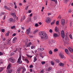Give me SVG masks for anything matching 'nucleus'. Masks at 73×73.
Returning <instances> with one entry per match:
<instances>
[{
	"label": "nucleus",
	"instance_id": "nucleus-4",
	"mask_svg": "<svg viewBox=\"0 0 73 73\" xmlns=\"http://www.w3.org/2000/svg\"><path fill=\"white\" fill-rule=\"evenodd\" d=\"M62 37L63 38H65V33L64 32V31L62 30L61 31V33Z\"/></svg>",
	"mask_w": 73,
	"mask_h": 73
},
{
	"label": "nucleus",
	"instance_id": "nucleus-39",
	"mask_svg": "<svg viewBox=\"0 0 73 73\" xmlns=\"http://www.w3.org/2000/svg\"><path fill=\"white\" fill-rule=\"evenodd\" d=\"M55 23V21H54L52 22L51 23V25H53V24H54Z\"/></svg>",
	"mask_w": 73,
	"mask_h": 73
},
{
	"label": "nucleus",
	"instance_id": "nucleus-44",
	"mask_svg": "<svg viewBox=\"0 0 73 73\" xmlns=\"http://www.w3.org/2000/svg\"><path fill=\"white\" fill-rule=\"evenodd\" d=\"M34 20H36L37 19V17L36 16H35L34 17Z\"/></svg>",
	"mask_w": 73,
	"mask_h": 73
},
{
	"label": "nucleus",
	"instance_id": "nucleus-54",
	"mask_svg": "<svg viewBox=\"0 0 73 73\" xmlns=\"http://www.w3.org/2000/svg\"><path fill=\"white\" fill-rule=\"evenodd\" d=\"M44 50V48H42L41 49V51H42V50Z\"/></svg>",
	"mask_w": 73,
	"mask_h": 73
},
{
	"label": "nucleus",
	"instance_id": "nucleus-1",
	"mask_svg": "<svg viewBox=\"0 0 73 73\" xmlns=\"http://www.w3.org/2000/svg\"><path fill=\"white\" fill-rule=\"evenodd\" d=\"M39 35L41 38H44L45 40H47L48 38V35L44 31H40L39 33Z\"/></svg>",
	"mask_w": 73,
	"mask_h": 73
},
{
	"label": "nucleus",
	"instance_id": "nucleus-51",
	"mask_svg": "<svg viewBox=\"0 0 73 73\" xmlns=\"http://www.w3.org/2000/svg\"><path fill=\"white\" fill-rule=\"evenodd\" d=\"M2 32L3 33L4 32H5V30L4 29H2Z\"/></svg>",
	"mask_w": 73,
	"mask_h": 73
},
{
	"label": "nucleus",
	"instance_id": "nucleus-15",
	"mask_svg": "<svg viewBox=\"0 0 73 73\" xmlns=\"http://www.w3.org/2000/svg\"><path fill=\"white\" fill-rule=\"evenodd\" d=\"M59 65L60 66H64V64L63 63L60 62L59 63Z\"/></svg>",
	"mask_w": 73,
	"mask_h": 73
},
{
	"label": "nucleus",
	"instance_id": "nucleus-17",
	"mask_svg": "<svg viewBox=\"0 0 73 73\" xmlns=\"http://www.w3.org/2000/svg\"><path fill=\"white\" fill-rule=\"evenodd\" d=\"M25 16H24L22 18H21V21H22V20H25Z\"/></svg>",
	"mask_w": 73,
	"mask_h": 73
},
{
	"label": "nucleus",
	"instance_id": "nucleus-25",
	"mask_svg": "<svg viewBox=\"0 0 73 73\" xmlns=\"http://www.w3.org/2000/svg\"><path fill=\"white\" fill-rule=\"evenodd\" d=\"M51 0V1H52L55 2L56 4H57V0Z\"/></svg>",
	"mask_w": 73,
	"mask_h": 73
},
{
	"label": "nucleus",
	"instance_id": "nucleus-23",
	"mask_svg": "<svg viewBox=\"0 0 73 73\" xmlns=\"http://www.w3.org/2000/svg\"><path fill=\"white\" fill-rule=\"evenodd\" d=\"M4 69V68L3 67H1L0 68V72H1Z\"/></svg>",
	"mask_w": 73,
	"mask_h": 73
},
{
	"label": "nucleus",
	"instance_id": "nucleus-56",
	"mask_svg": "<svg viewBox=\"0 0 73 73\" xmlns=\"http://www.w3.org/2000/svg\"><path fill=\"white\" fill-rule=\"evenodd\" d=\"M5 15L3 17V20H5Z\"/></svg>",
	"mask_w": 73,
	"mask_h": 73
},
{
	"label": "nucleus",
	"instance_id": "nucleus-62",
	"mask_svg": "<svg viewBox=\"0 0 73 73\" xmlns=\"http://www.w3.org/2000/svg\"><path fill=\"white\" fill-rule=\"evenodd\" d=\"M35 27H37V26H38V24H37V23H36L35 24Z\"/></svg>",
	"mask_w": 73,
	"mask_h": 73
},
{
	"label": "nucleus",
	"instance_id": "nucleus-29",
	"mask_svg": "<svg viewBox=\"0 0 73 73\" xmlns=\"http://www.w3.org/2000/svg\"><path fill=\"white\" fill-rule=\"evenodd\" d=\"M69 1V0H64V2L65 3H67Z\"/></svg>",
	"mask_w": 73,
	"mask_h": 73
},
{
	"label": "nucleus",
	"instance_id": "nucleus-36",
	"mask_svg": "<svg viewBox=\"0 0 73 73\" xmlns=\"http://www.w3.org/2000/svg\"><path fill=\"white\" fill-rule=\"evenodd\" d=\"M52 69V67H50L49 68H48L47 70L49 72V71H50V70H51V69Z\"/></svg>",
	"mask_w": 73,
	"mask_h": 73
},
{
	"label": "nucleus",
	"instance_id": "nucleus-57",
	"mask_svg": "<svg viewBox=\"0 0 73 73\" xmlns=\"http://www.w3.org/2000/svg\"><path fill=\"white\" fill-rule=\"evenodd\" d=\"M22 58L23 60H25V57H24V56H22Z\"/></svg>",
	"mask_w": 73,
	"mask_h": 73
},
{
	"label": "nucleus",
	"instance_id": "nucleus-42",
	"mask_svg": "<svg viewBox=\"0 0 73 73\" xmlns=\"http://www.w3.org/2000/svg\"><path fill=\"white\" fill-rule=\"evenodd\" d=\"M68 12L69 13H71L72 12V10L70 9V10H68Z\"/></svg>",
	"mask_w": 73,
	"mask_h": 73
},
{
	"label": "nucleus",
	"instance_id": "nucleus-31",
	"mask_svg": "<svg viewBox=\"0 0 73 73\" xmlns=\"http://www.w3.org/2000/svg\"><path fill=\"white\" fill-rule=\"evenodd\" d=\"M2 39L3 41H5L6 40V38L4 37H3L2 38Z\"/></svg>",
	"mask_w": 73,
	"mask_h": 73
},
{
	"label": "nucleus",
	"instance_id": "nucleus-24",
	"mask_svg": "<svg viewBox=\"0 0 73 73\" xmlns=\"http://www.w3.org/2000/svg\"><path fill=\"white\" fill-rule=\"evenodd\" d=\"M38 32V30H36L34 31V32H33V34H35V33H37Z\"/></svg>",
	"mask_w": 73,
	"mask_h": 73
},
{
	"label": "nucleus",
	"instance_id": "nucleus-43",
	"mask_svg": "<svg viewBox=\"0 0 73 73\" xmlns=\"http://www.w3.org/2000/svg\"><path fill=\"white\" fill-rule=\"evenodd\" d=\"M41 64L42 65H44V64H45V61L42 62H41Z\"/></svg>",
	"mask_w": 73,
	"mask_h": 73
},
{
	"label": "nucleus",
	"instance_id": "nucleus-53",
	"mask_svg": "<svg viewBox=\"0 0 73 73\" xmlns=\"http://www.w3.org/2000/svg\"><path fill=\"white\" fill-rule=\"evenodd\" d=\"M69 40V38H68V37H66V40Z\"/></svg>",
	"mask_w": 73,
	"mask_h": 73
},
{
	"label": "nucleus",
	"instance_id": "nucleus-50",
	"mask_svg": "<svg viewBox=\"0 0 73 73\" xmlns=\"http://www.w3.org/2000/svg\"><path fill=\"white\" fill-rule=\"evenodd\" d=\"M16 33H14L13 35V36H16Z\"/></svg>",
	"mask_w": 73,
	"mask_h": 73
},
{
	"label": "nucleus",
	"instance_id": "nucleus-27",
	"mask_svg": "<svg viewBox=\"0 0 73 73\" xmlns=\"http://www.w3.org/2000/svg\"><path fill=\"white\" fill-rule=\"evenodd\" d=\"M36 61H37V58H36V57H35L33 62H36Z\"/></svg>",
	"mask_w": 73,
	"mask_h": 73
},
{
	"label": "nucleus",
	"instance_id": "nucleus-3",
	"mask_svg": "<svg viewBox=\"0 0 73 73\" xmlns=\"http://www.w3.org/2000/svg\"><path fill=\"white\" fill-rule=\"evenodd\" d=\"M46 21L47 23H48V24H49V23H50L51 22V19H50V17H47L46 18Z\"/></svg>",
	"mask_w": 73,
	"mask_h": 73
},
{
	"label": "nucleus",
	"instance_id": "nucleus-26",
	"mask_svg": "<svg viewBox=\"0 0 73 73\" xmlns=\"http://www.w3.org/2000/svg\"><path fill=\"white\" fill-rule=\"evenodd\" d=\"M9 31H8L7 33L5 35L6 36H9Z\"/></svg>",
	"mask_w": 73,
	"mask_h": 73
},
{
	"label": "nucleus",
	"instance_id": "nucleus-12",
	"mask_svg": "<svg viewBox=\"0 0 73 73\" xmlns=\"http://www.w3.org/2000/svg\"><path fill=\"white\" fill-rule=\"evenodd\" d=\"M26 71V68H25V67H23V70L22 71V73H24Z\"/></svg>",
	"mask_w": 73,
	"mask_h": 73
},
{
	"label": "nucleus",
	"instance_id": "nucleus-6",
	"mask_svg": "<svg viewBox=\"0 0 73 73\" xmlns=\"http://www.w3.org/2000/svg\"><path fill=\"white\" fill-rule=\"evenodd\" d=\"M9 22H10V23H11L12 22L15 23V19H14L13 18H10L9 19Z\"/></svg>",
	"mask_w": 73,
	"mask_h": 73
},
{
	"label": "nucleus",
	"instance_id": "nucleus-48",
	"mask_svg": "<svg viewBox=\"0 0 73 73\" xmlns=\"http://www.w3.org/2000/svg\"><path fill=\"white\" fill-rule=\"evenodd\" d=\"M29 68H33V65H31L29 66Z\"/></svg>",
	"mask_w": 73,
	"mask_h": 73
},
{
	"label": "nucleus",
	"instance_id": "nucleus-64",
	"mask_svg": "<svg viewBox=\"0 0 73 73\" xmlns=\"http://www.w3.org/2000/svg\"><path fill=\"white\" fill-rule=\"evenodd\" d=\"M15 9H16V8H17V6H16V5H15Z\"/></svg>",
	"mask_w": 73,
	"mask_h": 73
},
{
	"label": "nucleus",
	"instance_id": "nucleus-5",
	"mask_svg": "<svg viewBox=\"0 0 73 73\" xmlns=\"http://www.w3.org/2000/svg\"><path fill=\"white\" fill-rule=\"evenodd\" d=\"M59 56H60V58H62V59H65V57L64 56V55L62 54L61 53H60L59 54Z\"/></svg>",
	"mask_w": 73,
	"mask_h": 73
},
{
	"label": "nucleus",
	"instance_id": "nucleus-37",
	"mask_svg": "<svg viewBox=\"0 0 73 73\" xmlns=\"http://www.w3.org/2000/svg\"><path fill=\"white\" fill-rule=\"evenodd\" d=\"M11 29H15V26H11Z\"/></svg>",
	"mask_w": 73,
	"mask_h": 73
},
{
	"label": "nucleus",
	"instance_id": "nucleus-22",
	"mask_svg": "<svg viewBox=\"0 0 73 73\" xmlns=\"http://www.w3.org/2000/svg\"><path fill=\"white\" fill-rule=\"evenodd\" d=\"M11 64H10L8 65L7 66V69H10V68L11 67Z\"/></svg>",
	"mask_w": 73,
	"mask_h": 73
},
{
	"label": "nucleus",
	"instance_id": "nucleus-30",
	"mask_svg": "<svg viewBox=\"0 0 73 73\" xmlns=\"http://www.w3.org/2000/svg\"><path fill=\"white\" fill-rule=\"evenodd\" d=\"M24 60L25 61H26V62H27L28 63H29V61H28V60H27V59H25Z\"/></svg>",
	"mask_w": 73,
	"mask_h": 73
},
{
	"label": "nucleus",
	"instance_id": "nucleus-34",
	"mask_svg": "<svg viewBox=\"0 0 73 73\" xmlns=\"http://www.w3.org/2000/svg\"><path fill=\"white\" fill-rule=\"evenodd\" d=\"M31 21V18H29L27 20V22L29 23L30 21Z\"/></svg>",
	"mask_w": 73,
	"mask_h": 73
},
{
	"label": "nucleus",
	"instance_id": "nucleus-21",
	"mask_svg": "<svg viewBox=\"0 0 73 73\" xmlns=\"http://www.w3.org/2000/svg\"><path fill=\"white\" fill-rule=\"evenodd\" d=\"M53 40H52V39H50L49 41V44H52V43H53Z\"/></svg>",
	"mask_w": 73,
	"mask_h": 73
},
{
	"label": "nucleus",
	"instance_id": "nucleus-47",
	"mask_svg": "<svg viewBox=\"0 0 73 73\" xmlns=\"http://www.w3.org/2000/svg\"><path fill=\"white\" fill-rule=\"evenodd\" d=\"M11 41V39L10 38H9L8 39V42H10V41Z\"/></svg>",
	"mask_w": 73,
	"mask_h": 73
},
{
	"label": "nucleus",
	"instance_id": "nucleus-16",
	"mask_svg": "<svg viewBox=\"0 0 73 73\" xmlns=\"http://www.w3.org/2000/svg\"><path fill=\"white\" fill-rule=\"evenodd\" d=\"M65 51L66 54H69V52H68V49H66L65 50Z\"/></svg>",
	"mask_w": 73,
	"mask_h": 73
},
{
	"label": "nucleus",
	"instance_id": "nucleus-60",
	"mask_svg": "<svg viewBox=\"0 0 73 73\" xmlns=\"http://www.w3.org/2000/svg\"><path fill=\"white\" fill-rule=\"evenodd\" d=\"M30 72H32V69H30Z\"/></svg>",
	"mask_w": 73,
	"mask_h": 73
},
{
	"label": "nucleus",
	"instance_id": "nucleus-52",
	"mask_svg": "<svg viewBox=\"0 0 73 73\" xmlns=\"http://www.w3.org/2000/svg\"><path fill=\"white\" fill-rule=\"evenodd\" d=\"M58 50H57V49L56 48L55 49H54V52H57Z\"/></svg>",
	"mask_w": 73,
	"mask_h": 73
},
{
	"label": "nucleus",
	"instance_id": "nucleus-18",
	"mask_svg": "<svg viewBox=\"0 0 73 73\" xmlns=\"http://www.w3.org/2000/svg\"><path fill=\"white\" fill-rule=\"evenodd\" d=\"M26 55L28 58H31L32 57H33V56H31L28 54H27Z\"/></svg>",
	"mask_w": 73,
	"mask_h": 73
},
{
	"label": "nucleus",
	"instance_id": "nucleus-38",
	"mask_svg": "<svg viewBox=\"0 0 73 73\" xmlns=\"http://www.w3.org/2000/svg\"><path fill=\"white\" fill-rule=\"evenodd\" d=\"M28 40H26V42L25 43V44L26 45H27V44L28 43Z\"/></svg>",
	"mask_w": 73,
	"mask_h": 73
},
{
	"label": "nucleus",
	"instance_id": "nucleus-32",
	"mask_svg": "<svg viewBox=\"0 0 73 73\" xmlns=\"http://www.w3.org/2000/svg\"><path fill=\"white\" fill-rule=\"evenodd\" d=\"M49 54H52V50H50L49 52Z\"/></svg>",
	"mask_w": 73,
	"mask_h": 73
},
{
	"label": "nucleus",
	"instance_id": "nucleus-59",
	"mask_svg": "<svg viewBox=\"0 0 73 73\" xmlns=\"http://www.w3.org/2000/svg\"><path fill=\"white\" fill-rule=\"evenodd\" d=\"M1 55H3V53L0 52V56H1Z\"/></svg>",
	"mask_w": 73,
	"mask_h": 73
},
{
	"label": "nucleus",
	"instance_id": "nucleus-19",
	"mask_svg": "<svg viewBox=\"0 0 73 73\" xmlns=\"http://www.w3.org/2000/svg\"><path fill=\"white\" fill-rule=\"evenodd\" d=\"M58 36V35L56 33H54L53 34V36L54 37H57Z\"/></svg>",
	"mask_w": 73,
	"mask_h": 73
},
{
	"label": "nucleus",
	"instance_id": "nucleus-8",
	"mask_svg": "<svg viewBox=\"0 0 73 73\" xmlns=\"http://www.w3.org/2000/svg\"><path fill=\"white\" fill-rule=\"evenodd\" d=\"M27 33V35H29V34L31 32V28H29L26 30Z\"/></svg>",
	"mask_w": 73,
	"mask_h": 73
},
{
	"label": "nucleus",
	"instance_id": "nucleus-58",
	"mask_svg": "<svg viewBox=\"0 0 73 73\" xmlns=\"http://www.w3.org/2000/svg\"><path fill=\"white\" fill-rule=\"evenodd\" d=\"M48 16H50V15H51V14L50 13H48Z\"/></svg>",
	"mask_w": 73,
	"mask_h": 73
},
{
	"label": "nucleus",
	"instance_id": "nucleus-20",
	"mask_svg": "<svg viewBox=\"0 0 73 73\" xmlns=\"http://www.w3.org/2000/svg\"><path fill=\"white\" fill-rule=\"evenodd\" d=\"M68 49L70 50V52H73V49H72V48L70 47H69Z\"/></svg>",
	"mask_w": 73,
	"mask_h": 73
},
{
	"label": "nucleus",
	"instance_id": "nucleus-28",
	"mask_svg": "<svg viewBox=\"0 0 73 73\" xmlns=\"http://www.w3.org/2000/svg\"><path fill=\"white\" fill-rule=\"evenodd\" d=\"M51 65H54V63L53 61H51Z\"/></svg>",
	"mask_w": 73,
	"mask_h": 73
},
{
	"label": "nucleus",
	"instance_id": "nucleus-41",
	"mask_svg": "<svg viewBox=\"0 0 73 73\" xmlns=\"http://www.w3.org/2000/svg\"><path fill=\"white\" fill-rule=\"evenodd\" d=\"M55 61L57 63H59V60L57 59H56L55 60Z\"/></svg>",
	"mask_w": 73,
	"mask_h": 73
},
{
	"label": "nucleus",
	"instance_id": "nucleus-33",
	"mask_svg": "<svg viewBox=\"0 0 73 73\" xmlns=\"http://www.w3.org/2000/svg\"><path fill=\"white\" fill-rule=\"evenodd\" d=\"M4 8H5L6 9H7V10H8L9 9V8L7 7V6H4Z\"/></svg>",
	"mask_w": 73,
	"mask_h": 73
},
{
	"label": "nucleus",
	"instance_id": "nucleus-46",
	"mask_svg": "<svg viewBox=\"0 0 73 73\" xmlns=\"http://www.w3.org/2000/svg\"><path fill=\"white\" fill-rule=\"evenodd\" d=\"M31 12H32V11L31 10H29L28 11V13H31Z\"/></svg>",
	"mask_w": 73,
	"mask_h": 73
},
{
	"label": "nucleus",
	"instance_id": "nucleus-35",
	"mask_svg": "<svg viewBox=\"0 0 73 73\" xmlns=\"http://www.w3.org/2000/svg\"><path fill=\"white\" fill-rule=\"evenodd\" d=\"M59 21H57L56 22V25H58L59 24Z\"/></svg>",
	"mask_w": 73,
	"mask_h": 73
},
{
	"label": "nucleus",
	"instance_id": "nucleus-49",
	"mask_svg": "<svg viewBox=\"0 0 73 73\" xmlns=\"http://www.w3.org/2000/svg\"><path fill=\"white\" fill-rule=\"evenodd\" d=\"M49 32H50V33H52V32H53V31H52V30L50 29V30Z\"/></svg>",
	"mask_w": 73,
	"mask_h": 73
},
{
	"label": "nucleus",
	"instance_id": "nucleus-14",
	"mask_svg": "<svg viewBox=\"0 0 73 73\" xmlns=\"http://www.w3.org/2000/svg\"><path fill=\"white\" fill-rule=\"evenodd\" d=\"M8 70V73H11L12 72V70L10 68H9L7 69Z\"/></svg>",
	"mask_w": 73,
	"mask_h": 73
},
{
	"label": "nucleus",
	"instance_id": "nucleus-40",
	"mask_svg": "<svg viewBox=\"0 0 73 73\" xmlns=\"http://www.w3.org/2000/svg\"><path fill=\"white\" fill-rule=\"evenodd\" d=\"M69 37L71 39H72L73 38H72V36L71 35H69Z\"/></svg>",
	"mask_w": 73,
	"mask_h": 73
},
{
	"label": "nucleus",
	"instance_id": "nucleus-45",
	"mask_svg": "<svg viewBox=\"0 0 73 73\" xmlns=\"http://www.w3.org/2000/svg\"><path fill=\"white\" fill-rule=\"evenodd\" d=\"M14 54H15V53L14 52H11V56L14 55Z\"/></svg>",
	"mask_w": 73,
	"mask_h": 73
},
{
	"label": "nucleus",
	"instance_id": "nucleus-63",
	"mask_svg": "<svg viewBox=\"0 0 73 73\" xmlns=\"http://www.w3.org/2000/svg\"><path fill=\"white\" fill-rule=\"evenodd\" d=\"M31 49H32L34 48V47L33 46H31Z\"/></svg>",
	"mask_w": 73,
	"mask_h": 73
},
{
	"label": "nucleus",
	"instance_id": "nucleus-10",
	"mask_svg": "<svg viewBox=\"0 0 73 73\" xmlns=\"http://www.w3.org/2000/svg\"><path fill=\"white\" fill-rule=\"evenodd\" d=\"M17 40V37H15L13 39V43H15L16 42V41Z\"/></svg>",
	"mask_w": 73,
	"mask_h": 73
},
{
	"label": "nucleus",
	"instance_id": "nucleus-61",
	"mask_svg": "<svg viewBox=\"0 0 73 73\" xmlns=\"http://www.w3.org/2000/svg\"><path fill=\"white\" fill-rule=\"evenodd\" d=\"M28 6H27L25 8V9L26 10H27V9H28Z\"/></svg>",
	"mask_w": 73,
	"mask_h": 73
},
{
	"label": "nucleus",
	"instance_id": "nucleus-7",
	"mask_svg": "<svg viewBox=\"0 0 73 73\" xmlns=\"http://www.w3.org/2000/svg\"><path fill=\"white\" fill-rule=\"evenodd\" d=\"M21 54H20L18 60L17 62L20 63V61H21Z\"/></svg>",
	"mask_w": 73,
	"mask_h": 73
},
{
	"label": "nucleus",
	"instance_id": "nucleus-55",
	"mask_svg": "<svg viewBox=\"0 0 73 73\" xmlns=\"http://www.w3.org/2000/svg\"><path fill=\"white\" fill-rule=\"evenodd\" d=\"M41 48H39L38 49V51H41Z\"/></svg>",
	"mask_w": 73,
	"mask_h": 73
},
{
	"label": "nucleus",
	"instance_id": "nucleus-11",
	"mask_svg": "<svg viewBox=\"0 0 73 73\" xmlns=\"http://www.w3.org/2000/svg\"><path fill=\"white\" fill-rule=\"evenodd\" d=\"M23 69V67H21L20 68H18L17 70V72L18 73H20V71H21V70L20 69Z\"/></svg>",
	"mask_w": 73,
	"mask_h": 73
},
{
	"label": "nucleus",
	"instance_id": "nucleus-2",
	"mask_svg": "<svg viewBox=\"0 0 73 73\" xmlns=\"http://www.w3.org/2000/svg\"><path fill=\"white\" fill-rule=\"evenodd\" d=\"M9 61L12 62V63H14L15 60L13 59V57H11L10 58H9L8 59Z\"/></svg>",
	"mask_w": 73,
	"mask_h": 73
},
{
	"label": "nucleus",
	"instance_id": "nucleus-9",
	"mask_svg": "<svg viewBox=\"0 0 73 73\" xmlns=\"http://www.w3.org/2000/svg\"><path fill=\"white\" fill-rule=\"evenodd\" d=\"M61 22L62 25H64L65 24V20L64 19H62L61 20Z\"/></svg>",
	"mask_w": 73,
	"mask_h": 73
},
{
	"label": "nucleus",
	"instance_id": "nucleus-13",
	"mask_svg": "<svg viewBox=\"0 0 73 73\" xmlns=\"http://www.w3.org/2000/svg\"><path fill=\"white\" fill-rule=\"evenodd\" d=\"M11 15L13 17H14V18H16V14L14 13H11Z\"/></svg>",
	"mask_w": 73,
	"mask_h": 73
}]
</instances>
